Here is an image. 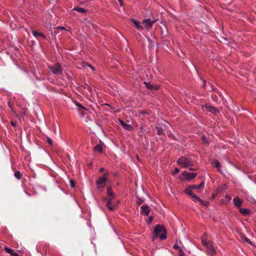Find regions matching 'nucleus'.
<instances>
[{"mask_svg":"<svg viewBox=\"0 0 256 256\" xmlns=\"http://www.w3.org/2000/svg\"><path fill=\"white\" fill-rule=\"evenodd\" d=\"M161 240H164L167 238V230L164 226L160 224H156L152 232V240L157 238Z\"/></svg>","mask_w":256,"mask_h":256,"instance_id":"nucleus-1","label":"nucleus"},{"mask_svg":"<svg viewBox=\"0 0 256 256\" xmlns=\"http://www.w3.org/2000/svg\"><path fill=\"white\" fill-rule=\"evenodd\" d=\"M201 242L203 246H206V254L209 256H215L216 250L212 241H207L206 239L202 238Z\"/></svg>","mask_w":256,"mask_h":256,"instance_id":"nucleus-2","label":"nucleus"},{"mask_svg":"<svg viewBox=\"0 0 256 256\" xmlns=\"http://www.w3.org/2000/svg\"><path fill=\"white\" fill-rule=\"evenodd\" d=\"M176 162L178 165L184 168H188L194 164L192 160L186 156L180 157L177 160Z\"/></svg>","mask_w":256,"mask_h":256,"instance_id":"nucleus-3","label":"nucleus"},{"mask_svg":"<svg viewBox=\"0 0 256 256\" xmlns=\"http://www.w3.org/2000/svg\"><path fill=\"white\" fill-rule=\"evenodd\" d=\"M107 193L108 196L104 198L103 202L110 210H112V188L110 186L108 188Z\"/></svg>","mask_w":256,"mask_h":256,"instance_id":"nucleus-4","label":"nucleus"},{"mask_svg":"<svg viewBox=\"0 0 256 256\" xmlns=\"http://www.w3.org/2000/svg\"><path fill=\"white\" fill-rule=\"evenodd\" d=\"M48 68L54 74H62V68L59 63L55 64L52 66H49Z\"/></svg>","mask_w":256,"mask_h":256,"instance_id":"nucleus-5","label":"nucleus"},{"mask_svg":"<svg viewBox=\"0 0 256 256\" xmlns=\"http://www.w3.org/2000/svg\"><path fill=\"white\" fill-rule=\"evenodd\" d=\"M156 20H152L150 18H146L142 20V24L144 26V28L148 31L152 29L154 23H155Z\"/></svg>","mask_w":256,"mask_h":256,"instance_id":"nucleus-6","label":"nucleus"},{"mask_svg":"<svg viewBox=\"0 0 256 256\" xmlns=\"http://www.w3.org/2000/svg\"><path fill=\"white\" fill-rule=\"evenodd\" d=\"M108 181L107 174H104L102 176L100 177L96 180V184L98 188H103L106 185Z\"/></svg>","mask_w":256,"mask_h":256,"instance_id":"nucleus-7","label":"nucleus"},{"mask_svg":"<svg viewBox=\"0 0 256 256\" xmlns=\"http://www.w3.org/2000/svg\"><path fill=\"white\" fill-rule=\"evenodd\" d=\"M182 176H184L185 180H190L195 178L197 176V173L184 172L182 173Z\"/></svg>","mask_w":256,"mask_h":256,"instance_id":"nucleus-8","label":"nucleus"},{"mask_svg":"<svg viewBox=\"0 0 256 256\" xmlns=\"http://www.w3.org/2000/svg\"><path fill=\"white\" fill-rule=\"evenodd\" d=\"M205 107L208 112H212L214 114L218 112V109L214 106H212L210 104H207L204 106H202V108Z\"/></svg>","mask_w":256,"mask_h":256,"instance_id":"nucleus-9","label":"nucleus"},{"mask_svg":"<svg viewBox=\"0 0 256 256\" xmlns=\"http://www.w3.org/2000/svg\"><path fill=\"white\" fill-rule=\"evenodd\" d=\"M242 203L243 200H242L238 196L235 197L233 200L234 204L238 208L241 207Z\"/></svg>","mask_w":256,"mask_h":256,"instance_id":"nucleus-10","label":"nucleus"},{"mask_svg":"<svg viewBox=\"0 0 256 256\" xmlns=\"http://www.w3.org/2000/svg\"><path fill=\"white\" fill-rule=\"evenodd\" d=\"M118 120L120 122L121 126L124 129L127 130H133V127L130 124L126 123L124 122L121 120L118 119Z\"/></svg>","mask_w":256,"mask_h":256,"instance_id":"nucleus-11","label":"nucleus"},{"mask_svg":"<svg viewBox=\"0 0 256 256\" xmlns=\"http://www.w3.org/2000/svg\"><path fill=\"white\" fill-rule=\"evenodd\" d=\"M130 20L138 30L141 31L144 30V28L141 26L140 22L139 21L134 18H131Z\"/></svg>","mask_w":256,"mask_h":256,"instance_id":"nucleus-12","label":"nucleus"},{"mask_svg":"<svg viewBox=\"0 0 256 256\" xmlns=\"http://www.w3.org/2000/svg\"><path fill=\"white\" fill-rule=\"evenodd\" d=\"M141 213H143L144 214V215L148 216L150 212V208L147 205H144L141 206Z\"/></svg>","mask_w":256,"mask_h":256,"instance_id":"nucleus-13","label":"nucleus"},{"mask_svg":"<svg viewBox=\"0 0 256 256\" xmlns=\"http://www.w3.org/2000/svg\"><path fill=\"white\" fill-rule=\"evenodd\" d=\"M239 212L241 214H243L244 216H248L250 214V210L246 208H242L240 207L239 208Z\"/></svg>","mask_w":256,"mask_h":256,"instance_id":"nucleus-14","label":"nucleus"},{"mask_svg":"<svg viewBox=\"0 0 256 256\" xmlns=\"http://www.w3.org/2000/svg\"><path fill=\"white\" fill-rule=\"evenodd\" d=\"M156 128L157 130V134L158 135H161L164 134V130L162 128V126H160V124H157L156 126Z\"/></svg>","mask_w":256,"mask_h":256,"instance_id":"nucleus-15","label":"nucleus"},{"mask_svg":"<svg viewBox=\"0 0 256 256\" xmlns=\"http://www.w3.org/2000/svg\"><path fill=\"white\" fill-rule=\"evenodd\" d=\"M204 182L203 181L198 185H193L190 186H191V188L192 189H199V188H203L204 186Z\"/></svg>","mask_w":256,"mask_h":256,"instance_id":"nucleus-16","label":"nucleus"},{"mask_svg":"<svg viewBox=\"0 0 256 256\" xmlns=\"http://www.w3.org/2000/svg\"><path fill=\"white\" fill-rule=\"evenodd\" d=\"M73 10H76V11H78L80 12H82V13H86L87 11L84 8H80V7H75L73 8Z\"/></svg>","mask_w":256,"mask_h":256,"instance_id":"nucleus-17","label":"nucleus"},{"mask_svg":"<svg viewBox=\"0 0 256 256\" xmlns=\"http://www.w3.org/2000/svg\"><path fill=\"white\" fill-rule=\"evenodd\" d=\"M192 189V188H191V186L190 188H187L185 189L184 192L186 194L192 196L194 194Z\"/></svg>","mask_w":256,"mask_h":256,"instance_id":"nucleus-18","label":"nucleus"},{"mask_svg":"<svg viewBox=\"0 0 256 256\" xmlns=\"http://www.w3.org/2000/svg\"><path fill=\"white\" fill-rule=\"evenodd\" d=\"M94 150L95 152H102V146L100 144H96L94 148Z\"/></svg>","mask_w":256,"mask_h":256,"instance_id":"nucleus-19","label":"nucleus"},{"mask_svg":"<svg viewBox=\"0 0 256 256\" xmlns=\"http://www.w3.org/2000/svg\"><path fill=\"white\" fill-rule=\"evenodd\" d=\"M32 34L34 36L36 37L38 36H42L44 38H46V37L42 33H40L36 31H33Z\"/></svg>","mask_w":256,"mask_h":256,"instance_id":"nucleus-20","label":"nucleus"},{"mask_svg":"<svg viewBox=\"0 0 256 256\" xmlns=\"http://www.w3.org/2000/svg\"><path fill=\"white\" fill-rule=\"evenodd\" d=\"M192 200L194 202H200L201 200V198L198 197V196H197L196 195L194 194L192 196Z\"/></svg>","mask_w":256,"mask_h":256,"instance_id":"nucleus-21","label":"nucleus"},{"mask_svg":"<svg viewBox=\"0 0 256 256\" xmlns=\"http://www.w3.org/2000/svg\"><path fill=\"white\" fill-rule=\"evenodd\" d=\"M14 176L15 178L18 180H20L22 178V176L21 173L19 171L15 172Z\"/></svg>","mask_w":256,"mask_h":256,"instance_id":"nucleus-22","label":"nucleus"},{"mask_svg":"<svg viewBox=\"0 0 256 256\" xmlns=\"http://www.w3.org/2000/svg\"><path fill=\"white\" fill-rule=\"evenodd\" d=\"M144 84H145L146 87L148 89L152 90V87H153V84H151L150 82H144Z\"/></svg>","mask_w":256,"mask_h":256,"instance_id":"nucleus-23","label":"nucleus"},{"mask_svg":"<svg viewBox=\"0 0 256 256\" xmlns=\"http://www.w3.org/2000/svg\"><path fill=\"white\" fill-rule=\"evenodd\" d=\"M200 204L202 206H208L209 204V202L207 201H203L202 199L199 202Z\"/></svg>","mask_w":256,"mask_h":256,"instance_id":"nucleus-24","label":"nucleus"},{"mask_svg":"<svg viewBox=\"0 0 256 256\" xmlns=\"http://www.w3.org/2000/svg\"><path fill=\"white\" fill-rule=\"evenodd\" d=\"M138 113L140 114L143 115V114H149V112L147 110H140L138 111Z\"/></svg>","mask_w":256,"mask_h":256,"instance_id":"nucleus-25","label":"nucleus"},{"mask_svg":"<svg viewBox=\"0 0 256 256\" xmlns=\"http://www.w3.org/2000/svg\"><path fill=\"white\" fill-rule=\"evenodd\" d=\"M182 248L183 247L180 246L177 242L175 243L173 246V248L175 250H180V248Z\"/></svg>","mask_w":256,"mask_h":256,"instance_id":"nucleus-26","label":"nucleus"},{"mask_svg":"<svg viewBox=\"0 0 256 256\" xmlns=\"http://www.w3.org/2000/svg\"><path fill=\"white\" fill-rule=\"evenodd\" d=\"M214 164L217 168H218L220 166L219 161L217 160H214Z\"/></svg>","mask_w":256,"mask_h":256,"instance_id":"nucleus-27","label":"nucleus"},{"mask_svg":"<svg viewBox=\"0 0 256 256\" xmlns=\"http://www.w3.org/2000/svg\"><path fill=\"white\" fill-rule=\"evenodd\" d=\"M202 142L208 144V141L207 140L206 136L205 135H203L202 136Z\"/></svg>","mask_w":256,"mask_h":256,"instance_id":"nucleus-28","label":"nucleus"},{"mask_svg":"<svg viewBox=\"0 0 256 256\" xmlns=\"http://www.w3.org/2000/svg\"><path fill=\"white\" fill-rule=\"evenodd\" d=\"M178 255L179 256H185V254L183 250V248H180L178 250Z\"/></svg>","mask_w":256,"mask_h":256,"instance_id":"nucleus-29","label":"nucleus"},{"mask_svg":"<svg viewBox=\"0 0 256 256\" xmlns=\"http://www.w3.org/2000/svg\"><path fill=\"white\" fill-rule=\"evenodd\" d=\"M212 99L215 102H218V98L216 94H212L211 96Z\"/></svg>","mask_w":256,"mask_h":256,"instance_id":"nucleus-30","label":"nucleus"},{"mask_svg":"<svg viewBox=\"0 0 256 256\" xmlns=\"http://www.w3.org/2000/svg\"><path fill=\"white\" fill-rule=\"evenodd\" d=\"M5 250L6 252L10 254H12L14 250L12 249H10L6 246L5 247Z\"/></svg>","mask_w":256,"mask_h":256,"instance_id":"nucleus-31","label":"nucleus"},{"mask_svg":"<svg viewBox=\"0 0 256 256\" xmlns=\"http://www.w3.org/2000/svg\"><path fill=\"white\" fill-rule=\"evenodd\" d=\"M70 186H71V188H74V186H76V184H75L74 181L73 180H70Z\"/></svg>","mask_w":256,"mask_h":256,"instance_id":"nucleus-32","label":"nucleus"},{"mask_svg":"<svg viewBox=\"0 0 256 256\" xmlns=\"http://www.w3.org/2000/svg\"><path fill=\"white\" fill-rule=\"evenodd\" d=\"M225 198V200L227 202H228L230 199H231V196L228 194H226L224 198Z\"/></svg>","mask_w":256,"mask_h":256,"instance_id":"nucleus-33","label":"nucleus"},{"mask_svg":"<svg viewBox=\"0 0 256 256\" xmlns=\"http://www.w3.org/2000/svg\"><path fill=\"white\" fill-rule=\"evenodd\" d=\"M76 104L80 109H85L80 104L76 102Z\"/></svg>","mask_w":256,"mask_h":256,"instance_id":"nucleus-34","label":"nucleus"},{"mask_svg":"<svg viewBox=\"0 0 256 256\" xmlns=\"http://www.w3.org/2000/svg\"><path fill=\"white\" fill-rule=\"evenodd\" d=\"M178 172H179V169H178V168H174V171H173V172H172V174L173 175H174V174H176L178 173Z\"/></svg>","mask_w":256,"mask_h":256,"instance_id":"nucleus-35","label":"nucleus"},{"mask_svg":"<svg viewBox=\"0 0 256 256\" xmlns=\"http://www.w3.org/2000/svg\"><path fill=\"white\" fill-rule=\"evenodd\" d=\"M160 88V86L158 85H154L153 84V87H152V90H158Z\"/></svg>","mask_w":256,"mask_h":256,"instance_id":"nucleus-36","label":"nucleus"},{"mask_svg":"<svg viewBox=\"0 0 256 256\" xmlns=\"http://www.w3.org/2000/svg\"><path fill=\"white\" fill-rule=\"evenodd\" d=\"M47 142L50 145H52V140L50 138H47Z\"/></svg>","mask_w":256,"mask_h":256,"instance_id":"nucleus-37","label":"nucleus"},{"mask_svg":"<svg viewBox=\"0 0 256 256\" xmlns=\"http://www.w3.org/2000/svg\"><path fill=\"white\" fill-rule=\"evenodd\" d=\"M244 240H245L246 242H248V244H252V242L250 241V240L248 238H246V237H245V238H244Z\"/></svg>","mask_w":256,"mask_h":256,"instance_id":"nucleus-38","label":"nucleus"},{"mask_svg":"<svg viewBox=\"0 0 256 256\" xmlns=\"http://www.w3.org/2000/svg\"><path fill=\"white\" fill-rule=\"evenodd\" d=\"M153 220V218L152 216H149L148 218V224H150L152 222V221Z\"/></svg>","mask_w":256,"mask_h":256,"instance_id":"nucleus-39","label":"nucleus"},{"mask_svg":"<svg viewBox=\"0 0 256 256\" xmlns=\"http://www.w3.org/2000/svg\"><path fill=\"white\" fill-rule=\"evenodd\" d=\"M84 64H86L88 66L92 68V70H95L94 68L90 64H86V63H84Z\"/></svg>","mask_w":256,"mask_h":256,"instance_id":"nucleus-40","label":"nucleus"},{"mask_svg":"<svg viewBox=\"0 0 256 256\" xmlns=\"http://www.w3.org/2000/svg\"><path fill=\"white\" fill-rule=\"evenodd\" d=\"M120 3V6H122L124 4V1L123 0H118Z\"/></svg>","mask_w":256,"mask_h":256,"instance_id":"nucleus-41","label":"nucleus"},{"mask_svg":"<svg viewBox=\"0 0 256 256\" xmlns=\"http://www.w3.org/2000/svg\"><path fill=\"white\" fill-rule=\"evenodd\" d=\"M12 256H18V253L15 252H12V253L11 254Z\"/></svg>","mask_w":256,"mask_h":256,"instance_id":"nucleus-42","label":"nucleus"},{"mask_svg":"<svg viewBox=\"0 0 256 256\" xmlns=\"http://www.w3.org/2000/svg\"><path fill=\"white\" fill-rule=\"evenodd\" d=\"M188 170L190 171H194V170H197V168H189Z\"/></svg>","mask_w":256,"mask_h":256,"instance_id":"nucleus-43","label":"nucleus"},{"mask_svg":"<svg viewBox=\"0 0 256 256\" xmlns=\"http://www.w3.org/2000/svg\"><path fill=\"white\" fill-rule=\"evenodd\" d=\"M56 30H64V28L63 26L62 27H58L56 28Z\"/></svg>","mask_w":256,"mask_h":256,"instance_id":"nucleus-44","label":"nucleus"},{"mask_svg":"<svg viewBox=\"0 0 256 256\" xmlns=\"http://www.w3.org/2000/svg\"><path fill=\"white\" fill-rule=\"evenodd\" d=\"M8 106H9L11 109H12V105L11 103H10V102H8Z\"/></svg>","mask_w":256,"mask_h":256,"instance_id":"nucleus-45","label":"nucleus"},{"mask_svg":"<svg viewBox=\"0 0 256 256\" xmlns=\"http://www.w3.org/2000/svg\"><path fill=\"white\" fill-rule=\"evenodd\" d=\"M206 86V81L204 80L203 88H204Z\"/></svg>","mask_w":256,"mask_h":256,"instance_id":"nucleus-46","label":"nucleus"},{"mask_svg":"<svg viewBox=\"0 0 256 256\" xmlns=\"http://www.w3.org/2000/svg\"><path fill=\"white\" fill-rule=\"evenodd\" d=\"M104 171V168H100V172H103Z\"/></svg>","mask_w":256,"mask_h":256,"instance_id":"nucleus-47","label":"nucleus"},{"mask_svg":"<svg viewBox=\"0 0 256 256\" xmlns=\"http://www.w3.org/2000/svg\"><path fill=\"white\" fill-rule=\"evenodd\" d=\"M11 123H12V124L13 126H15V123L14 122H11Z\"/></svg>","mask_w":256,"mask_h":256,"instance_id":"nucleus-48","label":"nucleus"},{"mask_svg":"<svg viewBox=\"0 0 256 256\" xmlns=\"http://www.w3.org/2000/svg\"><path fill=\"white\" fill-rule=\"evenodd\" d=\"M140 128L141 129V130H142L143 129H144V126H142Z\"/></svg>","mask_w":256,"mask_h":256,"instance_id":"nucleus-49","label":"nucleus"},{"mask_svg":"<svg viewBox=\"0 0 256 256\" xmlns=\"http://www.w3.org/2000/svg\"><path fill=\"white\" fill-rule=\"evenodd\" d=\"M112 206H113V208H114V204H113V205H112Z\"/></svg>","mask_w":256,"mask_h":256,"instance_id":"nucleus-50","label":"nucleus"}]
</instances>
